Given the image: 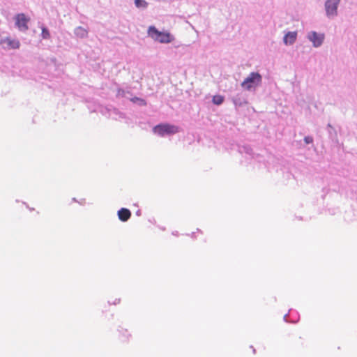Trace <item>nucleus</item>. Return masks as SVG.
Instances as JSON below:
<instances>
[{
    "mask_svg": "<svg viewBox=\"0 0 357 357\" xmlns=\"http://www.w3.org/2000/svg\"><path fill=\"white\" fill-rule=\"evenodd\" d=\"M15 26L20 31H26L28 30V22L30 19L27 17L24 13H18L15 16Z\"/></svg>",
    "mask_w": 357,
    "mask_h": 357,
    "instance_id": "0eeeda50",
    "label": "nucleus"
},
{
    "mask_svg": "<svg viewBox=\"0 0 357 357\" xmlns=\"http://www.w3.org/2000/svg\"><path fill=\"white\" fill-rule=\"evenodd\" d=\"M231 102L235 106V109L244 107L248 104L247 95L243 92L237 93L230 98Z\"/></svg>",
    "mask_w": 357,
    "mask_h": 357,
    "instance_id": "423d86ee",
    "label": "nucleus"
},
{
    "mask_svg": "<svg viewBox=\"0 0 357 357\" xmlns=\"http://www.w3.org/2000/svg\"><path fill=\"white\" fill-rule=\"evenodd\" d=\"M296 31H288L283 37V43L285 45H291L296 42Z\"/></svg>",
    "mask_w": 357,
    "mask_h": 357,
    "instance_id": "9d476101",
    "label": "nucleus"
},
{
    "mask_svg": "<svg viewBox=\"0 0 357 357\" xmlns=\"http://www.w3.org/2000/svg\"><path fill=\"white\" fill-rule=\"evenodd\" d=\"M73 202H77V200H76V199H75V198H73Z\"/></svg>",
    "mask_w": 357,
    "mask_h": 357,
    "instance_id": "4be33fe9",
    "label": "nucleus"
},
{
    "mask_svg": "<svg viewBox=\"0 0 357 357\" xmlns=\"http://www.w3.org/2000/svg\"><path fill=\"white\" fill-rule=\"evenodd\" d=\"M40 28L41 29V38L44 40H50L51 38V34L49 29L44 24H41Z\"/></svg>",
    "mask_w": 357,
    "mask_h": 357,
    "instance_id": "4468645a",
    "label": "nucleus"
},
{
    "mask_svg": "<svg viewBox=\"0 0 357 357\" xmlns=\"http://www.w3.org/2000/svg\"><path fill=\"white\" fill-rule=\"evenodd\" d=\"M225 97L221 95H215L212 98V102L215 105H220L223 103Z\"/></svg>",
    "mask_w": 357,
    "mask_h": 357,
    "instance_id": "dca6fc26",
    "label": "nucleus"
},
{
    "mask_svg": "<svg viewBox=\"0 0 357 357\" xmlns=\"http://www.w3.org/2000/svg\"><path fill=\"white\" fill-rule=\"evenodd\" d=\"M117 215L121 221L126 222L131 216V211L126 208H121L118 211Z\"/></svg>",
    "mask_w": 357,
    "mask_h": 357,
    "instance_id": "9b49d317",
    "label": "nucleus"
},
{
    "mask_svg": "<svg viewBox=\"0 0 357 357\" xmlns=\"http://www.w3.org/2000/svg\"><path fill=\"white\" fill-rule=\"evenodd\" d=\"M262 82V76L258 72H252L241 83L243 89L248 91H255Z\"/></svg>",
    "mask_w": 357,
    "mask_h": 357,
    "instance_id": "f03ea898",
    "label": "nucleus"
},
{
    "mask_svg": "<svg viewBox=\"0 0 357 357\" xmlns=\"http://www.w3.org/2000/svg\"><path fill=\"white\" fill-rule=\"evenodd\" d=\"M74 34L79 38H86L88 37V31L84 27L79 26L74 29Z\"/></svg>",
    "mask_w": 357,
    "mask_h": 357,
    "instance_id": "ddd939ff",
    "label": "nucleus"
},
{
    "mask_svg": "<svg viewBox=\"0 0 357 357\" xmlns=\"http://www.w3.org/2000/svg\"><path fill=\"white\" fill-rule=\"evenodd\" d=\"M141 213H142L141 210H137V211H136V215H137V216L141 215Z\"/></svg>",
    "mask_w": 357,
    "mask_h": 357,
    "instance_id": "aec40b11",
    "label": "nucleus"
},
{
    "mask_svg": "<svg viewBox=\"0 0 357 357\" xmlns=\"http://www.w3.org/2000/svg\"><path fill=\"white\" fill-rule=\"evenodd\" d=\"M154 134L160 137L171 136L180 132V128L168 123H160L153 128Z\"/></svg>",
    "mask_w": 357,
    "mask_h": 357,
    "instance_id": "7ed1b4c3",
    "label": "nucleus"
},
{
    "mask_svg": "<svg viewBox=\"0 0 357 357\" xmlns=\"http://www.w3.org/2000/svg\"><path fill=\"white\" fill-rule=\"evenodd\" d=\"M130 100L132 102L137 104V105H139L140 107L146 106L147 105V102L145 99L138 98V97H132V98H130Z\"/></svg>",
    "mask_w": 357,
    "mask_h": 357,
    "instance_id": "2eb2a0df",
    "label": "nucleus"
},
{
    "mask_svg": "<svg viewBox=\"0 0 357 357\" xmlns=\"http://www.w3.org/2000/svg\"><path fill=\"white\" fill-rule=\"evenodd\" d=\"M114 112H115L116 114H117L118 110H117L116 109H114Z\"/></svg>",
    "mask_w": 357,
    "mask_h": 357,
    "instance_id": "412c9836",
    "label": "nucleus"
},
{
    "mask_svg": "<svg viewBox=\"0 0 357 357\" xmlns=\"http://www.w3.org/2000/svg\"><path fill=\"white\" fill-rule=\"evenodd\" d=\"M307 38L312 43L314 47H320L324 40V33H319L315 31H309L307 34Z\"/></svg>",
    "mask_w": 357,
    "mask_h": 357,
    "instance_id": "39448f33",
    "label": "nucleus"
},
{
    "mask_svg": "<svg viewBox=\"0 0 357 357\" xmlns=\"http://www.w3.org/2000/svg\"><path fill=\"white\" fill-rule=\"evenodd\" d=\"M303 140L306 144H312L314 141L312 136H305Z\"/></svg>",
    "mask_w": 357,
    "mask_h": 357,
    "instance_id": "6ab92c4d",
    "label": "nucleus"
},
{
    "mask_svg": "<svg viewBox=\"0 0 357 357\" xmlns=\"http://www.w3.org/2000/svg\"><path fill=\"white\" fill-rule=\"evenodd\" d=\"M326 130L328 132V139L331 141L333 145L336 146H340V142L338 139L336 128L330 123H328L326 126Z\"/></svg>",
    "mask_w": 357,
    "mask_h": 357,
    "instance_id": "6e6552de",
    "label": "nucleus"
},
{
    "mask_svg": "<svg viewBox=\"0 0 357 357\" xmlns=\"http://www.w3.org/2000/svg\"><path fill=\"white\" fill-rule=\"evenodd\" d=\"M128 96H132V95L131 91H130V93H128Z\"/></svg>",
    "mask_w": 357,
    "mask_h": 357,
    "instance_id": "5701e85b",
    "label": "nucleus"
},
{
    "mask_svg": "<svg viewBox=\"0 0 357 357\" xmlns=\"http://www.w3.org/2000/svg\"><path fill=\"white\" fill-rule=\"evenodd\" d=\"M135 5L138 8L146 9L149 3L145 0H135Z\"/></svg>",
    "mask_w": 357,
    "mask_h": 357,
    "instance_id": "f3484780",
    "label": "nucleus"
},
{
    "mask_svg": "<svg viewBox=\"0 0 357 357\" xmlns=\"http://www.w3.org/2000/svg\"><path fill=\"white\" fill-rule=\"evenodd\" d=\"M5 43H7L8 46L6 47V48H8V49L15 50V49H19L20 47V43L18 40L10 39L8 37L1 38L0 40V45H3ZM3 48L6 49V47H3Z\"/></svg>",
    "mask_w": 357,
    "mask_h": 357,
    "instance_id": "1a4fd4ad",
    "label": "nucleus"
},
{
    "mask_svg": "<svg viewBox=\"0 0 357 357\" xmlns=\"http://www.w3.org/2000/svg\"><path fill=\"white\" fill-rule=\"evenodd\" d=\"M238 151L241 154L245 153L247 155H250L252 158H253V154H254L253 149L249 144L238 146Z\"/></svg>",
    "mask_w": 357,
    "mask_h": 357,
    "instance_id": "f8f14e48",
    "label": "nucleus"
},
{
    "mask_svg": "<svg viewBox=\"0 0 357 357\" xmlns=\"http://www.w3.org/2000/svg\"><path fill=\"white\" fill-rule=\"evenodd\" d=\"M124 116V114L123 113H121V116Z\"/></svg>",
    "mask_w": 357,
    "mask_h": 357,
    "instance_id": "b1692460",
    "label": "nucleus"
},
{
    "mask_svg": "<svg viewBox=\"0 0 357 357\" xmlns=\"http://www.w3.org/2000/svg\"><path fill=\"white\" fill-rule=\"evenodd\" d=\"M126 93H130V91H129V90L126 91L121 88H118L116 96V98H120V97L127 98Z\"/></svg>",
    "mask_w": 357,
    "mask_h": 357,
    "instance_id": "a211bd4d",
    "label": "nucleus"
},
{
    "mask_svg": "<svg viewBox=\"0 0 357 357\" xmlns=\"http://www.w3.org/2000/svg\"><path fill=\"white\" fill-rule=\"evenodd\" d=\"M341 0H326L324 3L326 16L330 20H333L338 15V7Z\"/></svg>",
    "mask_w": 357,
    "mask_h": 357,
    "instance_id": "20e7f679",
    "label": "nucleus"
},
{
    "mask_svg": "<svg viewBox=\"0 0 357 357\" xmlns=\"http://www.w3.org/2000/svg\"><path fill=\"white\" fill-rule=\"evenodd\" d=\"M147 33L155 41L160 43L167 44L173 42L175 37L167 31H159L155 26H149Z\"/></svg>",
    "mask_w": 357,
    "mask_h": 357,
    "instance_id": "f257e3e1",
    "label": "nucleus"
}]
</instances>
